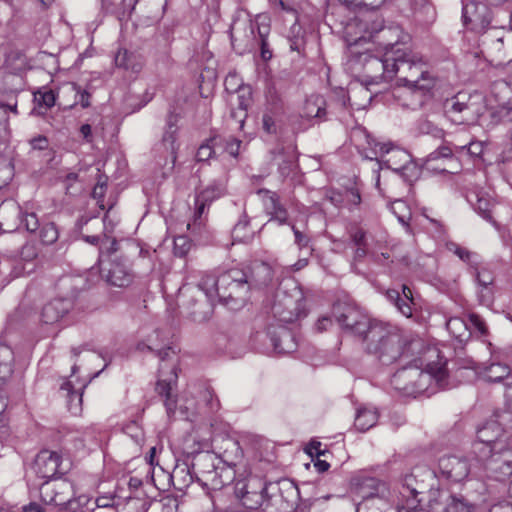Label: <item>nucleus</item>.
Masks as SVG:
<instances>
[{
  "label": "nucleus",
  "mask_w": 512,
  "mask_h": 512,
  "mask_svg": "<svg viewBox=\"0 0 512 512\" xmlns=\"http://www.w3.org/2000/svg\"><path fill=\"white\" fill-rule=\"evenodd\" d=\"M352 47L346 62V69L358 79L361 85L351 87L349 92L354 97L356 93H359L363 98L361 103L356 101L351 103V106H355L356 109H364L371 102L372 93L369 89L371 85L392 80L401 67H413L411 61L407 62L402 59L404 57L403 53L395 52V50L384 53L378 51L377 55H372L370 48L360 52L356 50L357 46Z\"/></svg>",
  "instance_id": "obj_1"
},
{
  "label": "nucleus",
  "mask_w": 512,
  "mask_h": 512,
  "mask_svg": "<svg viewBox=\"0 0 512 512\" xmlns=\"http://www.w3.org/2000/svg\"><path fill=\"white\" fill-rule=\"evenodd\" d=\"M432 358H437L438 361L426 363L425 369L422 368V358L414 359L413 363L399 369L391 378L392 386L404 395L413 397L425 392L434 393L436 390L433 384L441 389L446 388V362L440 357L437 348H428L425 351V360Z\"/></svg>",
  "instance_id": "obj_2"
},
{
  "label": "nucleus",
  "mask_w": 512,
  "mask_h": 512,
  "mask_svg": "<svg viewBox=\"0 0 512 512\" xmlns=\"http://www.w3.org/2000/svg\"><path fill=\"white\" fill-rule=\"evenodd\" d=\"M198 288L211 307L222 304L230 310H239L248 299V275L236 268L219 274L207 273L202 276Z\"/></svg>",
  "instance_id": "obj_3"
},
{
  "label": "nucleus",
  "mask_w": 512,
  "mask_h": 512,
  "mask_svg": "<svg viewBox=\"0 0 512 512\" xmlns=\"http://www.w3.org/2000/svg\"><path fill=\"white\" fill-rule=\"evenodd\" d=\"M421 347V340L407 342L398 328L383 322L374 324L366 335L367 351L376 355L384 365H390L400 358L408 359Z\"/></svg>",
  "instance_id": "obj_4"
},
{
  "label": "nucleus",
  "mask_w": 512,
  "mask_h": 512,
  "mask_svg": "<svg viewBox=\"0 0 512 512\" xmlns=\"http://www.w3.org/2000/svg\"><path fill=\"white\" fill-rule=\"evenodd\" d=\"M223 449L219 456L215 453L205 451L203 454L195 456L191 465L192 471L188 469L190 479L195 475L196 480L203 486L211 490H219L223 487L221 463L235 465L236 460L241 457V448L239 443L232 438L222 440Z\"/></svg>",
  "instance_id": "obj_5"
},
{
  "label": "nucleus",
  "mask_w": 512,
  "mask_h": 512,
  "mask_svg": "<svg viewBox=\"0 0 512 512\" xmlns=\"http://www.w3.org/2000/svg\"><path fill=\"white\" fill-rule=\"evenodd\" d=\"M395 52L403 53L404 57L402 59L407 62L411 60V63H413V67L405 66L398 69L397 74L400 73L399 80L404 82V87L399 96L403 98L413 97L411 101H405L404 104L415 110L422 107L431 98L437 79L425 69L426 63L419 55L408 49H398Z\"/></svg>",
  "instance_id": "obj_6"
},
{
  "label": "nucleus",
  "mask_w": 512,
  "mask_h": 512,
  "mask_svg": "<svg viewBox=\"0 0 512 512\" xmlns=\"http://www.w3.org/2000/svg\"><path fill=\"white\" fill-rule=\"evenodd\" d=\"M350 46H359L361 43L372 41L379 46V52L403 49L400 42L403 41L402 30L399 26L384 27L382 18L367 16L356 18L346 27Z\"/></svg>",
  "instance_id": "obj_7"
},
{
  "label": "nucleus",
  "mask_w": 512,
  "mask_h": 512,
  "mask_svg": "<svg viewBox=\"0 0 512 512\" xmlns=\"http://www.w3.org/2000/svg\"><path fill=\"white\" fill-rule=\"evenodd\" d=\"M271 312L274 318L283 323H292L306 316L304 293L294 280H288L278 288Z\"/></svg>",
  "instance_id": "obj_8"
},
{
  "label": "nucleus",
  "mask_w": 512,
  "mask_h": 512,
  "mask_svg": "<svg viewBox=\"0 0 512 512\" xmlns=\"http://www.w3.org/2000/svg\"><path fill=\"white\" fill-rule=\"evenodd\" d=\"M367 147L361 151L363 157L367 160H376L377 169L376 173V187L380 185V170L383 168L391 169L398 172L402 169L404 162L409 161L410 154L392 143H380L370 135L366 134Z\"/></svg>",
  "instance_id": "obj_9"
},
{
  "label": "nucleus",
  "mask_w": 512,
  "mask_h": 512,
  "mask_svg": "<svg viewBox=\"0 0 512 512\" xmlns=\"http://www.w3.org/2000/svg\"><path fill=\"white\" fill-rule=\"evenodd\" d=\"M256 349L263 353L289 354L297 349L294 334L283 325L270 324L266 330L257 331L252 337Z\"/></svg>",
  "instance_id": "obj_10"
},
{
  "label": "nucleus",
  "mask_w": 512,
  "mask_h": 512,
  "mask_svg": "<svg viewBox=\"0 0 512 512\" xmlns=\"http://www.w3.org/2000/svg\"><path fill=\"white\" fill-rule=\"evenodd\" d=\"M39 492L44 503L65 508L70 512H76L79 507L88 503V498L84 495L73 498L74 486L67 479L45 480L40 485Z\"/></svg>",
  "instance_id": "obj_11"
},
{
  "label": "nucleus",
  "mask_w": 512,
  "mask_h": 512,
  "mask_svg": "<svg viewBox=\"0 0 512 512\" xmlns=\"http://www.w3.org/2000/svg\"><path fill=\"white\" fill-rule=\"evenodd\" d=\"M333 315L343 329L362 336L365 342L371 327L381 323L378 320H371L358 307L344 302H338L333 306Z\"/></svg>",
  "instance_id": "obj_12"
},
{
  "label": "nucleus",
  "mask_w": 512,
  "mask_h": 512,
  "mask_svg": "<svg viewBox=\"0 0 512 512\" xmlns=\"http://www.w3.org/2000/svg\"><path fill=\"white\" fill-rule=\"evenodd\" d=\"M477 439L472 448L477 459L485 458L509 445L504 429L495 420L488 421L477 430Z\"/></svg>",
  "instance_id": "obj_13"
},
{
  "label": "nucleus",
  "mask_w": 512,
  "mask_h": 512,
  "mask_svg": "<svg viewBox=\"0 0 512 512\" xmlns=\"http://www.w3.org/2000/svg\"><path fill=\"white\" fill-rule=\"evenodd\" d=\"M481 42L491 61L501 63L512 57V32L510 31L491 26L482 34Z\"/></svg>",
  "instance_id": "obj_14"
},
{
  "label": "nucleus",
  "mask_w": 512,
  "mask_h": 512,
  "mask_svg": "<svg viewBox=\"0 0 512 512\" xmlns=\"http://www.w3.org/2000/svg\"><path fill=\"white\" fill-rule=\"evenodd\" d=\"M446 116L455 124L470 125L475 123L480 116V108L471 101V96L458 93L456 96L444 102Z\"/></svg>",
  "instance_id": "obj_15"
},
{
  "label": "nucleus",
  "mask_w": 512,
  "mask_h": 512,
  "mask_svg": "<svg viewBox=\"0 0 512 512\" xmlns=\"http://www.w3.org/2000/svg\"><path fill=\"white\" fill-rule=\"evenodd\" d=\"M488 478L506 483L512 478V446L493 452L485 458H479Z\"/></svg>",
  "instance_id": "obj_16"
},
{
  "label": "nucleus",
  "mask_w": 512,
  "mask_h": 512,
  "mask_svg": "<svg viewBox=\"0 0 512 512\" xmlns=\"http://www.w3.org/2000/svg\"><path fill=\"white\" fill-rule=\"evenodd\" d=\"M235 496L241 505L248 511L261 510L268 512L269 502L265 500L263 492L265 487L256 480H238L234 487Z\"/></svg>",
  "instance_id": "obj_17"
},
{
  "label": "nucleus",
  "mask_w": 512,
  "mask_h": 512,
  "mask_svg": "<svg viewBox=\"0 0 512 512\" xmlns=\"http://www.w3.org/2000/svg\"><path fill=\"white\" fill-rule=\"evenodd\" d=\"M490 6L484 0L483 2L471 1L463 5L462 19L463 24L470 30L477 33H485L489 30L492 23V11Z\"/></svg>",
  "instance_id": "obj_18"
},
{
  "label": "nucleus",
  "mask_w": 512,
  "mask_h": 512,
  "mask_svg": "<svg viewBox=\"0 0 512 512\" xmlns=\"http://www.w3.org/2000/svg\"><path fill=\"white\" fill-rule=\"evenodd\" d=\"M227 178L225 176L214 179L205 189L195 197V212L193 225H201L202 215L214 200L219 199L226 193Z\"/></svg>",
  "instance_id": "obj_19"
},
{
  "label": "nucleus",
  "mask_w": 512,
  "mask_h": 512,
  "mask_svg": "<svg viewBox=\"0 0 512 512\" xmlns=\"http://www.w3.org/2000/svg\"><path fill=\"white\" fill-rule=\"evenodd\" d=\"M470 464L465 457L445 455L439 458L437 475L452 482H461L470 473Z\"/></svg>",
  "instance_id": "obj_20"
},
{
  "label": "nucleus",
  "mask_w": 512,
  "mask_h": 512,
  "mask_svg": "<svg viewBox=\"0 0 512 512\" xmlns=\"http://www.w3.org/2000/svg\"><path fill=\"white\" fill-rule=\"evenodd\" d=\"M429 512H473V504L461 495L438 492L428 504Z\"/></svg>",
  "instance_id": "obj_21"
},
{
  "label": "nucleus",
  "mask_w": 512,
  "mask_h": 512,
  "mask_svg": "<svg viewBox=\"0 0 512 512\" xmlns=\"http://www.w3.org/2000/svg\"><path fill=\"white\" fill-rule=\"evenodd\" d=\"M33 468L39 478L49 481L61 472V456L57 452L42 450L37 454Z\"/></svg>",
  "instance_id": "obj_22"
},
{
  "label": "nucleus",
  "mask_w": 512,
  "mask_h": 512,
  "mask_svg": "<svg viewBox=\"0 0 512 512\" xmlns=\"http://www.w3.org/2000/svg\"><path fill=\"white\" fill-rule=\"evenodd\" d=\"M380 481L366 471L356 472L350 480V491L353 495L365 500L377 495Z\"/></svg>",
  "instance_id": "obj_23"
},
{
  "label": "nucleus",
  "mask_w": 512,
  "mask_h": 512,
  "mask_svg": "<svg viewBox=\"0 0 512 512\" xmlns=\"http://www.w3.org/2000/svg\"><path fill=\"white\" fill-rule=\"evenodd\" d=\"M9 215L13 216L17 220H20L21 224H23L25 229L30 233L39 231L42 225L35 213H22L20 207L17 204L12 202H4L0 206V221H7Z\"/></svg>",
  "instance_id": "obj_24"
},
{
  "label": "nucleus",
  "mask_w": 512,
  "mask_h": 512,
  "mask_svg": "<svg viewBox=\"0 0 512 512\" xmlns=\"http://www.w3.org/2000/svg\"><path fill=\"white\" fill-rule=\"evenodd\" d=\"M257 194L262 196L265 211L271 216L270 220L277 221L280 225L288 224L287 209L281 204L277 193L267 189H259Z\"/></svg>",
  "instance_id": "obj_25"
},
{
  "label": "nucleus",
  "mask_w": 512,
  "mask_h": 512,
  "mask_svg": "<svg viewBox=\"0 0 512 512\" xmlns=\"http://www.w3.org/2000/svg\"><path fill=\"white\" fill-rule=\"evenodd\" d=\"M73 302L70 298H56L48 302L42 309L41 321L45 324H55L68 313Z\"/></svg>",
  "instance_id": "obj_26"
},
{
  "label": "nucleus",
  "mask_w": 512,
  "mask_h": 512,
  "mask_svg": "<svg viewBox=\"0 0 512 512\" xmlns=\"http://www.w3.org/2000/svg\"><path fill=\"white\" fill-rule=\"evenodd\" d=\"M474 268L476 270V281L479 285V301L484 305H489L492 303L493 299V292L491 288V285L494 282L493 273L485 267L477 268L474 266Z\"/></svg>",
  "instance_id": "obj_27"
},
{
  "label": "nucleus",
  "mask_w": 512,
  "mask_h": 512,
  "mask_svg": "<svg viewBox=\"0 0 512 512\" xmlns=\"http://www.w3.org/2000/svg\"><path fill=\"white\" fill-rule=\"evenodd\" d=\"M102 274L107 283L116 287L128 286L132 281V275L128 268L120 262L110 263L107 272L105 273V270H102Z\"/></svg>",
  "instance_id": "obj_28"
},
{
  "label": "nucleus",
  "mask_w": 512,
  "mask_h": 512,
  "mask_svg": "<svg viewBox=\"0 0 512 512\" xmlns=\"http://www.w3.org/2000/svg\"><path fill=\"white\" fill-rule=\"evenodd\" d=\"M403 295L401 296L398 290L390 289L386 292L387 299L393 303L398 311L405 317H411L413 313L412 304V291L406 285H403Z\"/></svg>",
  "instance_id": "obj_29"
},
{
  "label": "nucleus",
  "mask_w": 512,
  "mask_h": 512,
  "mask_svg": "<svg viewBox=\"0 0 512 512\" xmlns=\"http://www.w3.org/2000/svg\"><path fill=\"white\" fill-rule=\"evenodd\" d=\"M177 372L176 368H172V375L169 379H160L157 382L156 390L158 394L164 397V405L169 416L176 413L178 407V400L172 397V384L176 382Z\"/></svg>",
  "instance_id": "obj_30"
},
{
  "label": "nucleus",
  "mask_w": 512,
  "mask_h": 512,
  "mask_svg": "<svg viewBox=\"0 0 512 512\" xmlns=\"http://www.w3.org/2000/svg\"><path fill=\"white\" fill-rule=\"evenodd\" d=\"M410 5L417 24L426 26L434 22L436 11L428 0H410Z\"/></svg>",
  "instance_id": "obj_31"
},
{
  "label": "nucleus",
  "mask_w": 512,
  "mask_h": 512,
  "mask_svg": "<svg viewBox=\"0 0 512 512\" xmlns=\"http://www.w3.org/2000/svg\"><path fill=\"white\" fill-rule=\"evenodd\" d=\"M35 108L31 114L43 115L47 110L52 108L56 102V93L47 86L40 87L33 93Z\"/></svg>",
  "instance_id": "obj_32"
},
{
  "label": "nucleus",
  "mask_w": 512,
  "mask_h": 512,
  "mask_svg": "<svg viewBox=\"0 0 512 512\" xmlns=\"http://www.w3.org/2000/svg\"><path fill=\"white\" fill-rule=\"evenodd\" d=\"M115 65L133 73H139L143 68V59L140 55L129 52L127 49H119L114 57Z\"/></svg>",
  "instance_id": "obj_33"
},
{
  "label": "nucleus",
  "mask_w": 512,
  "mask_h": 512,
  "mask_svg": "<svg viewBox=\"0 0 512 512\" xmlns=\"http://www.w3.org/2000/svg\"><path fill=\"white\" fill-rule=\"evenodd\" d=\"M86 384H81L79 388H75L71 380H66L61 385V390L67 393L68 409L73 415L80 414L82 410V390Z\"/></svg>",
  "instance_id": "obj_34"
},
{
  "label": "nucleus",
  "mask_w": 512,
  "mask_h": 512,
  "mask_svg": "<svg viewBox=\"0 0 512 512\" xmlns=\"http://www.w3.org/2000/svg\"><path fill=\"white\" fill-rule=\"evenodd\" d=\"M273 278L271 267L266 263H256L250 275H248L249 290L251 288H261L267 286Z\"/></svg>",
  "instance_id": "obj_35"
},
{
  "label": "nucleus",
  "mask_w": 512,
  "mask_h": 512,
  "mask_svg": "<svg viewBox=\"0 0 512 512\" xmlns=\"http://www.w3.org/2000/svg\"><path fill=\"white\" fill-rule=\"evenodd\" d=\"M14 371V353L0 340V388L11 378Z\"/></svg>",
  "instance_id": "obj_36"
},
{
  "label": "nucleus",
  "mask_w": 512,
  "mask_h": 512,
  "mask_svg": "<svg viewBox=\"0 0 512 512\" xmlns=\"http://www.w3.org/2000/svg\"><path fill=\"white\" fill-rule=\"evenodd\" d=\"M512 92V83L505 80L495 81L490 88V94L488 96V103L490 107L493 106V101L496 105L506 103Z\"/></svg>",
  "instance_id": "obj_37"
},
{
  "label": "nucleus",
  "mask_w": 512,
  "mask_h": 512,
  "mask_svg": "<svg viewBox=\"0 0 512 512\" xmlns=\"http://www.w3.org/2000/svg\"><path fill=\"white\" fill-rule=\"evenodd\" d=\"M378 421V412L375 408L361 407L357 410L354 426L360 432L372 428Z\"/></svg>",
  "instance_id": "obj_38"
},
{
  "label": "nucleus",
  "mask_w": 512,
  "mask_h": 512,
  "mask_svg": "<svg viewBox=\"0 0 512 512\" xmlns=\"http://www.w3.org/2000/svg\"><path fill=\"white\" fill-rule=\"evenodd\" d=\"M177 130H178L177 126L175 124H172L171 122H169L167 129L165 130V132L162 136V141H161V146L168 153L173 165L175 164L176 153L178 150Z\"/></svg>",
  "instance_id": "obj_39"
},
{
  "label": "nucleus",
  "mask_w": 512,
  "mask_h": 512,
  "mask_svg": "<svg viewBox=\"0 0 512 512\" xmlns=\"http://www.w3.org/2000/svg\"><path fill=\"white\" fill-rule=\"evenodd\" d=\"M326 114L325 100L321 96H311L304 104L302 116L307 119H322Z\"/></svg>",
  "instance_id": "obj_40"
},
{
  "label": "nucleus",
  "mask_w": 512,
  "mask_h": 512,
  "mask_svg": "<svg viewBox=\"0 0 512 512\" xmlns=\"http://www.w3.org/2000/svg\"><path fill=\"white\" fill-rule=\"evenodd\" d=\"M446 328L459 342L467 341L470 338L471 332L467 323L459 317L450 318L446 323Z\"/></svg>",
  "instance_id": "obj_41"
},
{
  "label": "nucleus",
  "mask_w": 512,
  "mask_h": 512,
  "mask_svg": "<svg viewBox=\"0 0 512 512\" xmlns=\"http://www.w3.org/2000/svg\"><path fill=\"white\" fill-rule=\"evenodd\" d=\"M475 198H469V201L473 204L474 209L487 221H492V207L494 206L493 200L486 194L475 193L472 195Z\"/></svg>",
  "instance_id": "obj_42"
},
{
  "label": "nucleus",
  "mask_w": 512,
  "mask_h": 512,
  "mask_svg": "<svg viewBox=\"0 0 512 512\" xmlns=\"http://www.w3.org/2000/svg\"><path fill=\"white\" fill-rule=\"evenodd\" d=\"M510 373V366L500 362H493L485 368L483 377L490 382H501L507 378Z\"/></svg>",
  "instance_id": "obj_43"
},
{
  "label": "nucleus",
  "mask_w": 512,
  "mask_h": 512,
  "mask_svg": "<svg viewBox=\"0 0 512 512\" xmlns=\"http://www.w3.org/2000/svg\"><path fill=\"white\" fill-rule=\"evenodd\" d=\"M403 497H406V506H408V502L413 503V505H417L420 503V500L416 499V496L420 493L419 491V483L417 482L415 476L413 474L406 475L403 481L402 491L400 492Z\"/></svg>",
  "instance_id": "obj_44"
},
{
  "label": "nucleus",
  "mask_w": 512,
  "mask_h": 512,
  "mask_svg": "<svg viewBox=\"0 0 512 512\" xmlns=\"http://www.w3.org/2000/svg\"><path fill=\"white\" fill-rule=\"evenodd\" d=\"M448 251L459 257L460 260L469 264L471 267L479 264V255L475 252L469 251L468 249L458 245L455 242H448L446 244Z\"/></svg>",
  "instance_id": "obj_45"
},
{
  "label": "nucleus",
  "mask_w": 512,
  "mask_h": 512,
  "mask_svg": "<svg viewBox=\"0 0 512 512\" xmlns=\"http://www.w3.org/2000/svg\"><path fill=\"white\" fill-rule=\"evenodd\" d=\"M221 136L211 137L206 143L202 144L196 153L198 161H207L218 152V146L222 144Z\"/></svg>",
  "instance_id": "obj_46"
},
{
  "label": "nucleus",
  "mask_w": 512,
  "mask_h": 512,
  "mask_svg": "<svg viewBox=\"0 0 512 512\" xmlns=\"http://www.w3.org/2000/svg\"><path fill=\"white\" fill-rule=\"evenodd\" d=\"M250 35L254 37L255 41L267 39L270 26L266 23V17L258 15L254 22L248 24Z\"/></svg>",
  "instance_id": "obj_47"
},
{
  "label": "nucleus",
  "mask_w": 512,
  "mask_h": 512,
  "mask_svg": "<svg viewBox=\"0 0 512 512\" xmlns=\"http://www.w3.org/2000/svg\"><path fill=\"white\" fill-rule=\"evenodd\" d=\"M490 117L492 123L499 124L512 122V106L507 103L490 107Z\"/></svg>",
  "instance_id": "obj_48"
},
{
  "label": "nucleus",
  "mask_w": 512,
  "mask_h": 512,
  "mask_svg": "<svg viewBox=\"0 0 512 512\" xmlns=\"http://www.w3.org/2000/svg\"><path fill=\"white\" fill-rule=\"evenodd\" d=\"M391 211L397 217L398 221L406 228V231L410 232L409 221L411 219V213L406 203L400 199L395 200L391 204Z\"/></svg>",
  "instance_id": "obj_49"
},
{
  "label": "nucleus",
  "mask_w": 512,
  "mask_h": 512,
  "mask_svg": "<svg viewBox=\"0 0 512 512\" xmlns=\"http://www.w3.org/2000/svg\"><path fill=\"white\" fill-rule=\"evenodd\" d=\"M12 112L17 114V100L14 96L10 97L8 101H0V130L6 132L8 129V113Z\"/></svg>",
  "instance_id": "obj_50"
},
{
  "label": "nucleus",
  "mask_w": 512,
  "mask_h": 512,
  "mask_svg": "<svg viewBox=\"0 0 512 512\" xmlns=\"http://www.w3.org/2000/svg\"><path fill=\"white\" fill-rule=\"evenodd\" d=\"M39 238L44 245H52L59 238V231L53 222L42 223L39 229Z\"/></svg>",
  "instance_id": "obj_51"
},
{
  "label": "nucleus",
  "mask_w": 512,
  "mask_h": 512,
  "mask_svg": "<svg viewBox=\"0 0 512 512\" xmlns=\"http://www.w3.org/2000/svg\"><path fill=\"white\" fill-rule=\"evenodd\" d=\"M397 173L401 175L405 182L411 184L416 181L421 174V169L409 156V161L404 162L402 169H400Z\"/></svg>",
  "instance_id": "obj_52"
},
{
  "label": "nucleus",
  "mask_w": 512,
  "mask_h": 512,
  "mask_svg": "<svg viewBox=\"0 0 512 512\" xmlns=\"http://www.w3.org/2000/svg\"><path fill=\"white\" fill-rule=\"evenodd\" d=\"M207 447V441L196 440L194 436L190 435L184 440L183 451L188 456H193L195 458V456L203 454L204 452L202 451Z\"/></svg>",
  "instance_id": "obj_53"
},
{
  "label": "nucleus",
  "mask_w": 512,
  "mask_h": 512,
  "mask_svg": "<svg viewBox=\"0 0 512 512\" xmlns=\"http://www.w3.org/2000/svg\"><path fill=\"white\" fill-rule=\"evenodd\" d=\"M453 154V149L450 146H441L435 151H433L427 158V166L430 169H437V167L433 166V162L440 158H451ZM440 172H446L447 169L445 167L438 168Z\"/></svg>",
  "instance_id": "obj_54"
},
{
  "label": "nucleus",
  "mask_w": 512,
  "mask_h": 512,
  "mask_svg": "<svg viewBox=\"0 0 512 512\" xmlns=\"http://www.w3.org/2000/svg\"><path fill=\"white\" fill-rule=\"evenodd\" d=\"M222 144L218 146V151H224L232 157H236L239 154L241 141L235 137L229 136L228 138L222 137Z\"/></svg>",
  "instance_id": "obj_55"
},
{
  "label": "nucleus",
  "mask_w": 512,
  "mask_h": 512,
  "mask_svg": "<svg viewBox=\"0 0 512 512\" xmlns=\"http://www.w3.org/2000/svg\"><path fill=\"white\" fill-rule=\"evenodd\" d=\"M191 248V241L187 236H177L174 238V255L177 257H185Z\"/></svg>",
  "instance_id": "obj_56"
},
{
  "label": "nucleus",
  "mask_w": 512,
  "mask_h": 512,
  "mask_svg": "<svg viewBox=\"0 0 512 512\" xmlns=\"http://www.w3.org/2000/svg\"><path fill=\"white\" fill-rule=\"evenodd\" d=\"M127 506L129 510H131L130 512H147L150 503L147 499L129 497L127 501Z\"/></svg>",
  "instance_id": "obj_57"
},
{
  "label": "nucleus",
  "mask_w": 512,
  "mask_h": 512,
  "mask_svg": "<svg viewBox=\"0 0 512 512\" xmlns=\"http://www.w3.org/2000/svg\"><path fill=\"white\" fill-rule=\"evenodd\" d=\"M263 130L268 134H275L277 132V123L275 115L271 111H266L262 117Z\"/></svg>",
  "instance_id": "obj_58"
},
{
  "label": "nucleus",
  "mask_w": 512,
  "mask_h": 512,
  "mask_svg": "<svg viewBox=\"0 0 512 512\" xmlns=\"http://www.w3.org/2000/svg\"><path fill=\"white\" fill-rule=\"evenodd\" d=\"M455 151H467L471 156H480L483 152V144L479 141H471L468 145L454 146Z\"/></svg>",
  "instance_id": "obj_59"
},
{
  "label": "nucleus",
  "mask_w": 512,
  "mask_h": 512,
  "mask_svg": "<svg viewBox=\"0 0 512 512\" xmlns=\"http://www.w3.org/2000/svg\"><path fill=\"white\" fill-rule=\"evenodd\" d=\"M419 131L425 134H431L434 137H442L443 130L435 126L432 122L428 120H423L419 124Z\"/></svg>",
  "instance_id": "obj_60"
},
{
  "label": "nucleus",
  "mask_w": 512,
  "mask_h": 512,
  "mask_svg": "<svg viewBox=\"0 0 512 512\" xmlns=\"http://www.w3.org/2000/svg\"><path fill=\"white\" fill-rule=\"evenodd\" d=\"M349 236L356 246L366 245V232L360 227H352Z\"/></svg>",
  "instance_id": "obj_61"
},
{
  "label": "nucleus",
  "mask_w": 512,
  "mask_h": 512,
  "mask_svg": "<svg viewBox=\"0 0 512 512\" xmlns=\"http://www.w3.org/2000/svg\"><path fill=\"white\" fill-rule=\"evenodd\" d=\"M21 257L25 261H32L38 256V248L34 243H26L22 246Z\"/></svg>",
  "instance_id": "obj_62"
},
{
  "label": "nucleus",
  "mask_w": 512,
  "mask_h": 512,
  "mask_svg": "<svg viewBox=\"0 0 512 512\" xmlns=\"http://www.w3.org/2000/svg\"><path fill=\"white\" fill-rule=\"evenodd\" d=\"M291 229L294 233L295 244L300 248H306L309 246L310 238L308 235L300 231L294 224L291 225Z\"/></svg>",
  "instance_id": "obj_63"
},
{
  "label": "nucleus",
  "mask_w": 512,
  "mask_h": 512,
  "mask_svg": "<svg viewBox=\"0 0 512 512\" xmlns=\"http://www.w3.org/2000/svg\"><path fill=\"white\" fill-rule=\"evenodd\" d=\"M238 93V105L241 109L246 110L251 102V92L249 88H240L237 90Z\"/></svg>",
  "instance_id": "obj_64"
}]
</instances>
